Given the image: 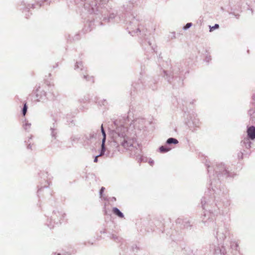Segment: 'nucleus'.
Instances as JSON below:
<instances>
[{"mask_svg":"<svg viewBox=\"0 0 255 255\" xmlns=\"http://www.w3.org/2000/svg\"><path fill=\"white\" fill-rule=\"evenodd\" d=\"M113 213L121 218H123L124 216L123 214L117 208H114L112 210Z\"/></svg>","mask_w":255,"mask_h":255,"instance_id":"obj_2","label":"nucleus"},{"mask_svg":"<svg viewBox=\"0 0 255 255\" xmlns=\"http://www.w3.org/2000/svg\"><path fill=\"white\" fill-rule=\"evenodd\" d=\"M192 24L191 23H188L184 26V29H187L189 28L191 26Z\"/></svg>","mask_w":255,"mask_h":255,"instance_id":"obj_9","label":"nucleus"},{"mask_svg":"<svg viewBox=\"0 0 255 255\" xmlns=\"http://www.w3.org/2000/svg\"><path fill=\"white\" fill-rule=\"evenodd\" d=\"M105 152V143L102 142V150L101 153L100 155H99V156H101L104 154V153Z\"/></svg>","mask_w":255,"mask_h":255,"instance_id":"obj_5","label":"nucleus"},{"mask_svg":"<svg viewBox=\"0 0 255 255\" xmlns=\"http://www.w3.org/2000/svg\"><path fill=\"white\" fill-rule=\"evenodd\" d=\"M27 127H29V126H30V125H29V124H26V125H25V128H26V127H27Z\"/></svg>","mask_w":255,"mask_h":255,"instance_id":"obj_11","label":"nucleus"},{"mask_svg":"<svg viewBox=\"0 0 255 255\" xmlns=\"http://www.w3.org/2000/svg\"><path fill=\"white\" fill-rule=\"evenodd\" d=\"M27 107L26 105V103H25L23 106V110H22V113L23 116H25L26 112H27Z\"/></svg>","mask_w":255,"mask_h":255,"instance_id":"obj_8","label":"nucleus"},{"mask_svg":"<svg viewBox=\"0 0 255 255\" xmlns=\"http://www.w3.org/2000/svg\"><path fill=\"white\" fill-rule=\"evenodd\" d=\"M57 255H60V254H58Z\"/></svg>","mask_w":255,"mask_h":255,"instance_id":"obj_13","label":"nucleus"},{"mask_svg":"<svg viewBox=\"0 0 255 255\" xmlns=\"http://www.w3.org/2000/svg\"><path fill=\"white\" fill-rule=\"evenodd\" d=\"M178 141L176 139L173 138H169L167 140V143L168 144L171 143H174L177 144L178 143Z\"/></svg>","mask_w":255,"mask_h":255,"instance_id":"obj_3","label":"nucleus"},{"mask_svg":"<svg viewBox=\"0 0 255 255\" xmlns=\"http://www.w3.org/2000/svg\"><path fill=\"white\" fill-rule=\"evenodd\" d=\"M101 130H102V134L103 135V140H102V142L105 143L106 134L105 131V130L104 129L103 125H102V126H101Z\"/></svg>","mask_w":255,"mask_h":255,"instance_id":"obj_4","label":"nucleus"},{"mask_svg":"<svg viewBox=\"0 0 255 255\" xmlns=\"http://www.w3.org/2000/svg\"><path fill=\"white\" fill-rule=\"evenodd\" d=\"M98 157H99V155H98V156H96V157H95V159H94V162H97V161H98Z\"/></svg>","mask_w":255,"mask_h":255,"instance_id":"obj_10","label":"nucleus"},{"mask_svg":"<svg viewBox=\"0 0 255 255\" xmlns=\"http://www.w3.org/2000/svg\"><path fill=\"white\" fill-rule=\"evenodd\" d=\"M219 27V25L218 24H216L214 26H210V32H212L214 30H215V29H217Z\"/></svg>","mask_w":255,"mask_h":255,"instance_id":"obj_7","label":"nucleus"},{"mask_svg":"<svg viewBox=\"0 0 255 255\" xmlns=\"http://www.w3.org/2000/svg\"><path fill=\"white\" fill-rule=\"evenodd\" d=\"M103 191V188L101 189V192Z\"/></svg>","mask_w":255,"mask_h":255,"instance_id":"obj_12","label":"nucleus"},{"mask_svg":"<svg viewBox=\"0 0 255 255\" xmlns=\"http://www.w3.org/2000/svg\"><path fill=\"white\" fill-rule=\"evenodd\" d=\"M248 135L251 139H255V127H250L247 130Z\"/></svg>","mask_w":255,"mask_h":255,"instance_id":"obj_1","label":"nucleus"},{"mask_svg":"<svg viewBox=\"0 0 255 255\" xmlns=\"http://www.w3.org/2000/svg\"><path fill=\"white\" fill-rule=\"evenodd\" d=\"M169 150V148H166L165 147L162 146L160 147V151L161 152H167Z\"/></svg>","mask_w":255,"mask_h":255,"instance_id":"obj_6","label":"nucleus"}]
</instances>
